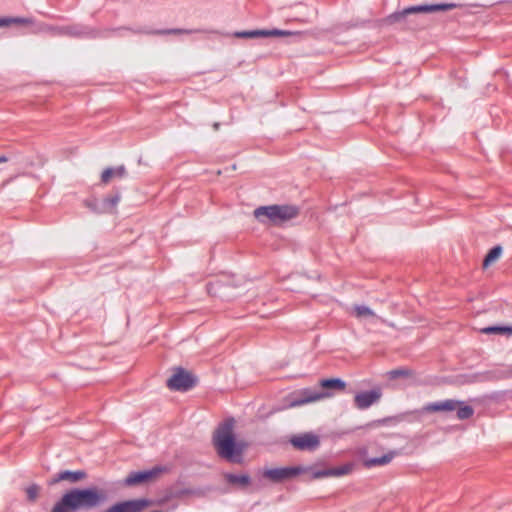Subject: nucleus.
Masks as SVG:
<instances>
[{"label": "nucleus", "mask_w": 512, "mask_h": 512, "mask_svg": "<svg viewBox=\"0 0 512 512\" xmlns=\"http://www.w3.org/2000/svg\"><path fill=\"white\" fill-rule=\"evenodd\" d=\"M463 401H458L454 399H446L444 401H438L434 403H429L425 410L429 412H440V411H454L456 410L458 405H462Z\"/></svg>", "instance_id": "15"}, {"label": "nucleus", "mask_w": 512, "mask_h": 512, "mask_svg": "<svg viewBox=\"0 0 512 512\" xmlns=\"http://www.w3.org/2000/svg\"><path fill=\"white\" fill-rule=\"evenodd\" d=\"M310 471V467H280V468H272L267 469L264 472V476L270 479L273 482H281L285 479H289L295 477L297 475L302 474L303 472Z\"/></svg>", "instance_id": "9"}, {"label": "nucleus", "mask_w": 512, "mask_h": 512, "mask_svg": "<svg viewBox=\"0 0 512 512\" xmlns=\"http://www.w3.org/2000/svg\"><path fill=\"white\" fill-rule=\"evenodd\" d=\"M39 493V486L37 484H32L26 488L27 498L30 502H34Z\"/></svg>", "instance_id": "29"}, {"label": "nucleus", "mask_w": 512, "mask_h": 512, "mask_svg": "<svg viewBox=\"0 0 512 512\" xmlns=\"http://www.w3.org/2000/svg\"><path fill=\"white\" fill-rule=\"evenodd\" d=\"M59 33L77 37L84 36L87 34L82 28L77 26L62 27L59 29Z\"/></svg>", "instance_id": "25"}, {"label": "nucleus", "mask_w": 512, "mask_h": 512, "mask_svg": "<svg viewBox=\"0 0 512 512\" xmlns=\"http://www.w3.org/2000/svg\"><path fill=\"white\" fill-rule=\"evenodd\" d=\"M290 443L300 451H315L320 446V438L312 432H306L291 437Z\"/></svg>", "instance_id": "10"}, {"label": "nucleus", "mask_w": 512, "mask_h": 512, "mask_svg": "<svg viewBox=\"0 0 512 512\" xmlns=\"http://www.w3.org/2000/svg\"><path fill=\"white\" fill-rule=\"evenodd\" d=\"M413 375V371L408 368H397L388 372L390 379H397L400 377H410Z\"/></svg>", "instance_id": "27"}, {"label": "nucleus", "mask_w": 512, "mask_h": 512, "mask_svg": "<svg viewBox=\"0 0 512 512\" xmlns=\"http://www.w3.org/2000/svg\"><path fill=\"white\" fill-rule=\"evenodd\" d=\"M8 161V158L4 155L0 156V163H5Z\"/></svg>", "instance_id": "34"}, {"label": "nucleus", "mask_w": 512, "mask_h": 512, "mask_svg": "<svg viewBox=\"0 0 512 512\" xmlns=\"http://www.w3.org/2000/svg\"><path fill=\"white\" fill-rule=\"evenodd\" d=\"M264 30H246L236 32L234 35L237 38H258L264 37Z\"/></svg>", "instance_id": "26"}, {"label": "nucleus", "mask_w": 512, "mask_h": 512, "mask_svg": "<svg viewBox=\"0 0 512 512\" xmlns=\"http://www.w3.org/2000/svg\"><path fill=\"white\" fill-rule=\"evenodd\" d=\"M396 451H389L387 454L380 457H372L365 460V466L368 468L375 466H383L389 464L396 456Z\"/></svg>", "instance_id": "16"}, {"label": "nucleus", "mask_w": 512, "mask_h": 512, "mask_svg": "<svg viewBox=\"0 0 512 512\" xmlns=\"http://www.w3.org/2000/svg\"><path fill=\"white\" fill-rule=\"evenodd\" d=\"M298 214L299 209L294 205L260 206L254 211V215L257 219L263 221L262 217H266L274 225H281L297 217Z\"/></svg>", "instance_id": "4"}, {"label": "nucleus", "mask_w": 512, "mask_h": 512, "mask_svg": "<svg viewBox=\"0 0 512 512\" xmlns=\"http://www.w3.org/2000/svg\"><path fill=\"white\" fill-rule=\"evenodd\" d=\"M200 32V30H185V29H167V30H161L157 33L159 34H191Z\"/></svg>", "instance_id": "30"}, {"label": "nucleus", "mask_w": 512, "mask_h": 512, "mask_svg": "<svg viewBox=\"0 0 512 512\" xmlns=\"http://www.w3.org/2000/svg\"><path fill=\"white\" fill-rule=\"evenodd\" d=\"M87 477V473L84 470H62L55 474L48 482L49 485H55L60 481H68L72 484L77 483Z\"/></svg>", "instance_id": "13"}, {"label": "nucleus", "mask_w": 512, "mask_h": 512, "mask_svg": "<svg viewBox=\"0 0 512 512\" xmlns=\"http://www.w3.org/2000/svg\"><path fill=\"white\" fill-rule=\"evenodd\" d=\"M150 504L151 501L146 498L130 499L116 502L102 512H142Z\"/></svg>", "instance_id": "8"}, {"label": "nucleus", "mask_w": 512, "mask_h": 512, "mask_svg": "<svg viewBox=\"0 0 512 512\" xmlns=\"http://www.w3.org/2000/svg\"><path fill=\"white\" fill-rule=\"evenodd\" d=\"M416 13H428V4L410 6V7L404 8L401 11H395L394 13L387 16L386 22L388 24L403 22L406 20L407 16L416 14Z\"/></svg>", "instance_id": "12"}, {"label": "nucleus", "mask_w": 512, "mask_h": 512, "mask_svg": "<svg viewBox=\"0 0 512 512\" xmlns=\"http://www.w3.org/2000/svg\"><path fill=\"white\" fill-rule=\"evenodd\" d=\"M234 419L225 420L216 430L213 443L219 457L230 463L240 464L243 461V452L246 445L236 442L233 434Z\"/></svg>", "instance_id": "2"}, {"label": "nucleus", "mask_w": 512, "mask_h": 512, "mask_svg": "<svg viewBox=\"0 0 512 512\" xmlns=\"http://www.w3.org/2000/svg\"><path fill=\"white\" fill-rule=\"evenodd\" d=\"M457 418L460 420H466L473 416L474 409L470 405H466L464 402L462 405H458L456 408Z\"/></svg>", "instance_id": "23"}, {"label": "nucleus", "mask_w": 512, "mask_h": 512, "mask_svg": "<svg viewBox=\"0 0 512 512\" xmlns=\"http://www.w3.org/2000/svg\"><path fill=\"white\" fill-rule=\"evenodd\" d=\"M85 204L89 209H91L94 212H97V213L105 212V211H99L101 209V201H98L97 199L87 200L85 202Z\"/></svg>", "instance_id": "32"}, {"label": "nucleus", "mask_w": 512, "mask_h": 512, "mask_svg": "<svg viewBox=\"0 0 512 512\" xmlns=\"http://www.w3.org/2000/svg\"><path fill=\"white\" fill-rule=\"evenodd\" d=\"M120 198H121V196H120V193H118V192L112 196L105 197L101 201V209L99 211L107 212V211L115 208L117 206V204L119 203Z\"/></svg>", "instance_id": "20"}, {"label": "nucleus", "mask_w": 512, "mask_h": 512, "mask_svg": "<svg viewBox=\"0 0 512 512\" xmlns=\"http://www.w3.org/2000/svg\"><path fill=\"white\" fill-rule=\"evenodd\" d=\"M217 286H218V283H217V282H216V283H210V284H208V286H207V290H208V292H209V293H216V288H217Z\"/></svg>", "instance_id": "33"}, {"label": "nucleus", "mask_w": 512, "mask_h": 512, "mask_svg": "<svg viewBox=\"0 0 512 512\" xmlns=\"http://www.w3.org/2000/svg\"><path fill=\"white\" fill-rule=\"evenodd\" d=\"M226 481L231 485H237L239 487H246L251 483V477L248 474H233L226 473L224 475Z\"/></svg>", "instance_id": "17"}, {"label": "nucleus", "mask_w": 512, "mask_h": 512, "mask_svg": "<svg viewBox=\"0 0 512 512\" xmlns=\"http://www.w3.org/2000/svg\"><path fill=\"white\" fill-rule=\"evenodd\" d=\"M460 7L457 3H439V4H428V13H434L438 11H446Z\"/></svg>", "instance_id": "24"}, {"label": "nucleus", "mask_w": 512, "mask_h": 512, "mask_svg": "<svg viewBox=\"0 0 512 512\" xmlns=\"http://www.w3.org/2000/svg\"><path fill=\"white\" fill-rule=\"evenodd\" d=\"M319 386L325 390H316L312 388H303L289 393L284 398V404L281 408L274 409V411H280L282 409L298 407L307 403L316 402L324 398L332 396L328 389L344 390L346 382L340 378H328L322 379L319 382Z\"/></svg>", "instance_id": "3"}, {"label": "nucleus", "mask_w": 512, "mask_h": 512, "mask_svg": "<svg viewBox=\"0 0 512 512\" xmlns=\"http://www.w3.org/2000/svg\"><path fill=\"white\" fill-rule=\"evenodd\" d=\"M264 37H270V36H288L291 35L292 32L287 30H280V29H272V30H264Z\"/></svg>", "instance_id": "31"}, {"label": "nucleus", "mask_w": 512, "mask_h": 512, "mask_svg": "<svg viewBox=\"0 0 512 512\" xmlns=\"http://www.w3.org/2000/svg\"><path fill=\"white\" fill-rule=\"evenodd\" d=\"M310 471L311 479H320L331 476H343L350 471V467L347 465L326 469H313L310 467Z\"/></svg>", "instance_id": "14"}, {"label": "nucleus", "mask_w": 512, "mask_h": 512, "mask_svg": "<svg viewBox=\"0 0 512 512\" xmlns=\"http://www.w3.org/2000/svg\"><path fill=\"white\" fill-rule=\"evenodd\" d=\"M126 175V168L124 165H120L117 167H109L105 169L101 174V180L104 183H107L111 177L116 176L122 178Z\"/></svg>", "instance_id": "18"}, {"label": "nucleus", "mask_w": 512, "mask_h": 512, "mask_svg": "<svg viewBox=\"0 0 512 512\" xmlns=\"http://www.w3.org/2000/svg\"><path fill=\"white\" fill-rule=\"evenodd\" d=\"M481 332L484 333V334H506V335H511L512 334V326L511 325L487 326L485 328H482Z\"/></svg>", "instance_id": "19"}, {"label": "nucleus", "mask_w": 512, "mask_h": 512, "mask_svg": "<svg viewBox=\"0 0 512 512\" xmlns=\"http://www.w3.org/2000/svg\"><path fill=\"white\" fill-rule=\"evenodd\" d=\"M197 383V377L182 367H176L174 373L167 380L170 390L185 392L192 389Z\"/></svg>", "instance_id": "5"}, {"label": "nucleus", "mask_w": 512, "mask_h": 512, "mask_svg": "<svg viewBox=\"0 0 512 512\" xmlns=\"http://www.w3.org/2000/svg\"><path fill=\"white\" fill-rule=\"evenodd\" d=\"M354 311H355V315L359 318L375 316L374 311L365 305H356L354 307Z\"/></svg>", "instance_id": "28"}, {"label": "nucleus", "mask_w": 512, "mask_h": 512, "mask_svg": "<svg viewBox=\"0 0 512 512\" xmlns=\"http://www.w3.org/2000/svg\"><path fill=\"white\" fill-rule=\"evenodd\" d=\"M166 469L162 466H155L148 470L131 471L123 480L122 485L125 487H133L140 484L149 483L157 478Z\"/></svg>", "instance_id": "6"}, {"label": "nucleus", "mask_w": 512, "mask_h": 512, "mask_svg": "<svg viewBox=\"0 0 512 512\" xmlns=\"http://www.w3.org/2000/svg\"><path fill=\"white\" fill-rule=\"evenodd\" d=\"M502 253V247L500 245H496L489 250L487 255L484 258L483 266L487 268L491 263L496 261Z\"/></svg>", "instance_id": "21"}, {"label": "nucleus", "mask_w": 512, "mask_h": 512, "mask_svg": "<svg viewBox=\"0 0 512 512\" xmlns=\"http://www.w3.org/2000/svg\"><path fill=\"white\" fill-rule=\"evenodd\" d=\"M150 504L151 501L146 498L130 499L116 502L102 512H142Z\"/></svg>", "instance_id": "7"}, {"label": "nucleus", "mask_w": 512, "mask_h": 512, "mask_svg": "<svg viewBox=\"0 0 512 512\" xmlns=\"http://www.w3.org/2000/svg\"><path fill=\"white\" fill-rule=\"evenodd\" d=\"M107 501V493L95 486L74 487L56 501L51 512H88Z\"/></svg>", "instance_id": "1"}, {"label": "nucleus", "mask_w": 512, "mask_h": 512, "mask_svg": "<svg viewBox=\"0 0 512 512\" xmlns=\"http://www.w3.org/2000/svg\"><path fill=\"white\" fill-rule=\"evenodd\" d=\"M32 20L22 17H0V27H8L12 24H31Z\"/></svg>", "instance_id": "22"}, {"label": "nucleus", "mask_w": 512, "mask_h": 512, "mask_svg": "<svg viewBox=\"0 0 512 512\" xmlns=\"http://www.w3.org/2000/svg\"><path fill=\"white\" fill-rule=\"evenodd\" d=\"M382 397V389L374 387L368 391H362L355 395L354 405L359 410H365L377 403Z\"/></svg>", "instance_id": "11"}]
</instances>
